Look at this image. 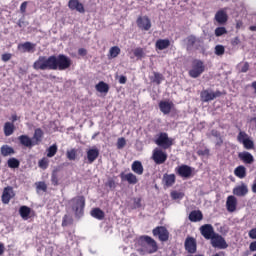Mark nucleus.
I'll return each mask as SVG.
<instances>
[{
    "label": "nucleus",
    "mask_w": 256,
    "mask_h": 256,
    "mask_svg": "<svg viewBox=\"0 0 256 256\" xmlns=\"http://www.w3.org/2000/svg\"><path fill=\"white\" fill-rule=\"evenodd\" d=\"M73 65V61L65 54L39 56L33 63L35 71H67Z\"/></svg>",
    "instance_id": "obj_1"
},
{
    "label": "nucleus",
    "mask_w": 256,
    "mask_h": 256,
    "mask_svg": "<svg viewBox=\"0 0 256 256\" xmlns=\"http://www.w3.org/2000/svg\"><path fill=\"white\" fill-rule=\"evenodd\" d=\"M69 203L75 217H83L85 214V196H76Z\"/></svg>",
    "instance_id": "obj_2"
},
{
    "label": "nucleus",
    "mask_w": 256,
    "mask_h": 256,
    "mask_svg": "<svg viewBox=\"0 0 256 256\" xmlns=\"http://www.w3.org/2000/svg\"><path fill=\"white\" fill-rule=\"evenodd\" d=\"M205 73V63L202 60L195 59L192 61L191 69L188 71L189 77L192 79H197Z\"/></svg>",
    "instance_id": "obj_3"
},
{
    "label": "nucleus",
    "mask_w": 256,
    "mask_h": 256,
    "mask_svg": "<svg viewBox=\"0 0 256 256\" xmlns=\"http://www.w3.org/2000/svg\"><path fill=\"white\" fill-rule=\"evenodd\" d=\"M139 241L141 245L146 247V251L147 253H149V255H152V253H157V251H159L157 241H155V239H153L152 237L147 235L140 236Z\"/></svg>",
    "instance_id": "obj_4"
},
{
    "label": "nucleus",
    "mask_w": 256,
    "mask_h": 256,
    "mask_svg": "<svg viewBox=\"0 0 256 256\" xmlns=\"http://www.w3.org/2000/svg\"><path fill=\"white\" fill-rule=\"evenodd\" d=\"M175 143V139L170 138L169 134L166 132H161L157 139L155 140V144L158 145V147H161L164 150L170 149V147H173Z\"/></svg>",
    "instance_id": "obj_5"
},
{
    "label": "nucleus",
    "mask_w": 256,
    "mask_h": 256,
    "mask_svg": "<svg viewBox=\"0 0 256 256\" xmlns=\"http://www.w3.org/2000/svg\"><path fill=\"white\" fill-rule=\"evenodd\" d=\"M223 92L217 90L213 92L211 90H202L200 93V99L203 103H209V101H213V99H217V97H221Z\"/></svg>",
    "instance_id": "obj_6"
},
{
    "label": "nucleus",
    "mask_w": 256,
    "mask_h": 256,
    "mask_svg": "<svg viewBox=\"0 0 256 256\" xmlns=\"http://www.w3.org/2000/svg\"><path fill=\"white\" fill-rule=\"evenodd\" d=\"M175 173L182 179H189L193 175V168L189 165L182 164L175 168Z\"/></svg>",
    "instance_id": "obj_7"
},
{
    "label": "nucleus",
    "mask_w": 256,
    "mask_h": 256,
    "mask_svg": "<svg viewBox=\"0 0 256 256\" xmlns=\"http://www.w3.org/2000/svg\"><path fill=\"white\" fill-rule=\"evenodd\" d=\"M153 236L158 237L159 241H169V230L165 226H158L152 230Z\"/></svg>",
    "instance_id": "obj_8"
},
{
    "label": "nucleus",
    "mask_w": 256,
    "mask_h": 256,
    "mask_svg": "<svg viewBox=\"0 0 256 256\" xmlns=\"http://www.w3.org/2000/svg\"><path fill=\"white\" fill-rule=\"evenodd\" d=\"M210 241L212 247H214L215 249H227V247H229V244H227L225 238L217 233L211 238Z\"/></svg>",
    "instance_id": "obj_9"
},
{
    "label": "nucleus",
    "mask_w": 256,
    "mask_h": 256,
    "mask_svg": "<svg viewBox=\"0 0 256 256\" xmlns=\"http://www.w3.org/2000/svg\"><path fill=\"white\" fill-rule=\"evenodd\" d=\"M167 154L163 150L156 148L153 150L152 159L156 165H163L167 161Z\"/></svg>",
    "instance_id": "obj_10"
},
{
    "label": "nucleus",
    "mask_w": 256,
    "mask_h": 256,
    "mask_svg": "<svg viewBox=\"0 0 256 256\" xmlns=\"http://www.w3.org/2000/svg\"><path fill=\"white\" fill-rule=\"evenodd\" d=\"M202 237L206 239L207 241L211 240L213 236H215L217 233H215V228H213V225L211 224H204L199 229Z\"/></svg>",
    "instance_id": "obj_11"
},
{
    "label": "nucleus",
    "mask_w": 256,
    "mask_h": 256,
    "mask_svg": "<svg viewBox=\"0 0 256 256\" xmlns=\"http://www.w3.org/2000/svg\"><path fill=\"white\" fill-rule=\"evenodd\" d=\"M136 23L142 31H149V29H151V19H149L148 16L138 17Z\"/></svg>",
    "instance_id": "obj_12"
},
{
    "label": "nucleus",
    "mask_w": 256,
    "mask_h": 256,
    "mask_svg": "<svg viewBox=\"0 0 256 256\" xmlns=\"http://www.w3.org/2000/svg\"><path fill=\"white\" fill-rule=\"evenodd\" d=\"M13 197H15V193L13 192V187L8 186L5 187L2 193V203H4V205H8V203L11 201V199H13Z\"/></svg>",
    "instance_id": "obj_13"
},
{
    "label": "nucleus",
    "mask_w": 256,
    "mask_h": 256,
    "mask_svg": "<svg viewBox=\"0 0 256 256\" xmlns=\"http://www.w3.org/2000/svg\"><path fill=\"white\" fill-rule=\"evenodd\" d=\"M238 159H240V161L246 165H253V163H255V157H253V154L247 151L239 152Z\"/></svg>",
    "instance_id": "obj_14"
},
{
    "label": "nucleus",
    "mask_w": 256,
    "mask_h": 256,
    "mask_svg": "<svg viewBox=\"0 0 256 256\" xmlns=\"http://www.w3.org/2000/svg\"><path fill=\"white\" fill-rule=\"evenodd\" d=\"M185 249L188 253H197V241L193 237H188L184 243Z\"/></svg>",
    "instance_id": "obj_15"
},
{
    "label": "nucleus",
    "mask_w": 256,
    "mask_h": 256,
    "mask_svg": "<svg viewBox=\"0 0 256 256\" xmlns=\"http://www.w3.org/2000/svg\"><path fill=\"white\" fill-rule=\"evenodd\" d=\"M68 7L71 11H77L78 13H85V6L79 0H69Z\"/></svg>",
    "instance_id": "obj_16"
},
{
    "label": "nucleus",
    "mask_w": 256,
    "mask_h": 256,
    "mask_svg": "<svg viewBox=\"0 0 256 256\" xmlns=\"http://www.w3.org/2000/svg\"><path fill=\"white\" fill-rule=\"evenodd\" d=\"M226 209L229 213H235L237 211V198L233 195L227 197Z\"/></svg>",
    "instance_id": "obj_17"
},
{
    "label": "nucleus",
    "mask_w": 256,
    "mask_h": 256,
    "mask_svg": "<svg viewBox=\"0 0 256 256\" xmlns=\"http://www.w3.org/2000/svg\"><path fill=\"white\" fill-rule=\"evenodd\" d=\"M121 181H127L129 185H137L139 183V179H137V176L133 173L125 174V172H122L120 174Z\"/></svg>",
    "instance_id": "obj_18"
},
{
    "label": "nucleus",
    "mask_w": 256,
    "mask_h": 256,
    "mask_svg": "<svg viewBox=\"0 0 256 256\" xmlns=\"http://www.w3.org/2000/svg\"><path fill=\"white\" fill-rule=\"evenodd\" d=\"M159 109H160L161 113H163L164 115H169V113H171V109H173V102L160 101Z\"/></svg>",
    "instance_id": "obj_19"
},
{
    "label": "nucleus",
    "mask_w": 256,
    "mask_h": 256,
    "mask_svg": "<svg viewBox=\"0 0 256 256\" xmlns=\"http://www.w3.org/2000/svg\"><path fill=\"white\" fill-rule=\"evenodd\" d=\"M86 155H87L88 163L89 165H91L95 163V161H97V159L99 158V149L97 148L89 149Z\"/></svg>",
    "instance_id": "obj_20"
},
{
    "label": "nucleus",
    "mask_w": 256,
    "mask_h": 256,
    "mask_svg": "<svg viewBox=\"0 0 256 256\" xmlns=\"http://www.w3.org/2000/svg\"><path fill=\"white\" fill-rule=\"evenodd\" d=\"M227 19H229V17L227 16V12L225 10H219L216 12L215 21H217L219 25H225V23H227Z\"/></svg>",
    "instance_id": "obj_21"
},
{
    "label": "nucleus",
    "mask_w": 256,
    "mask_h": 256,
    "mask_svg": "<svg viewBox=\"0 0 256 256\" xmlns=\"http://www.w3.org/2000/svg\"><path fill=\"white\" fill-rule=\"evenodd\" d=\"M18 140L24 147H28V149H31V147H35L33 139H31L28 135H20L18 137Z\"/></svg>",
    "instance_id": "obj_22"
},
{
    "label": "nucleus",
    "mask_w": 256,
    "mask_h": 256,
    "mask_svg": "<svg viewBox=\"0 0 256 256\" xmlns=\"http://www.w3.org/2000/svg\"><path fill=\"white\" fill-rule=\"evenodd\" d=\"M44 135H45V133L43 132V130L41 128H36L34 130V134L32 137V141H33L34 145H39L41 143V141H43Z\"/></svg>",
    "instance_id": "obj_23"
},
{
    "label": "nucleus",
    "mask_w": 256,
    "mask_h": 256,
    "mask_svg": "<svg viewBox=\"0 0 256 256\" xmlns=\"http://www.w3.org/2000/svg\"><path fill=\"white\" fill-rule=\"evenodd\" d=\"M189 221L192 223H198L199 221H203V212L200 210H193L189 214Z\"/></svg>",
    "instance_id": "obj_24"
},
{
    "label": "nucleus",
    "mask_w": 256,
    "mask_h": 256,
    "mask_svg": "<svg viewBox=\"0 0 256 256\" xmlns=\"http://www.w3.org/2000/svg\"><path fill=\"white\" fill-rule=\"evenodd\" d=\"M233 193L237 197H245V195H247V193H249V189L247 188V185L242 184L240 186L235 187L233 189Z\"/></svg>",
    "instance_id": "obj_25"
},
{
    "label": "nucleus",
    "mask_w": 256,
    "mask_h": 256,
    "mask_svg": "<svg viewBox=\"0 0 256 256\" xmlns=\"http://www.w3.org/2000/svg\"><path fill=\"white\" fill-rule=\"evenodd\" d=\"M18 49H22L23 53H33L35 51V44L31 42H24L18 45Z\"/></svg>",
    "instance_id": "obj_26"
},
{
    "label": "nucleus",
    "mask_w": 256,
    "mask_h": 256,
    "mask_svg": "<svg viewBox=\"0 0 256 256\" xmlns=\"http://www.w3.org/2000/svg\"><path fill=\"white\" fill-rule=\"evenodd\" d=\"M162 181L166 187H173V185H175L176 176L175 174H164Z\"/></svg>",
    "instance_id": "obj_27"
},
{
    "label": "nucleus",
    "mask_w": 256,
    "mask_h": 256,
    "mask_svg": "<svg viewBox=\"0 0 256 256\" xmlns=\"http://www.w3.org/2000/svg\"><path fill=\"white\" fill-rule=\"evenodd\" d=\"M3 131H4L5 137H11V135L15 133V124L13 122H6L4 124Z\"/></svg>",
    "instance_id": "obj_28"
},
{
    "label": "nucleus",
    "mask_w": 256,
    "mask_h": 256,
    "mask_svg": "<svg viewBox=\"0 0 256 256\" xmlns=\"http://www.w3.org/2000/svg\"><path fill=\"white\" fill-rule=\"evenodd\" d=\"M90 215L94 219H98V221H103V219H105V212L101 210V208H93Z\"/></svg>",
    "instance_id": "obj_29"
},
{
    "label": "nucleus",
    "mask_w": 256,
    "mask_h": 256,
    "mask_svg": "<svg viewBox=\"0 0 256 256\" xmlns=\"http://www.w3.org/2000/svg\"><path fill=\"white\" fill-rule=\"evenodd\" d=\"M156 49H159V51H163L165 49H168L171 45V41L169 39H158L156 41Z\"/></svg>",
    "instance_id": "obj_30"
},
{
    "label": "nucleus",
    "mask_w": 256,
    "mask_h": 256,
    "mask_svg": "<svg viewBox=\"0 0 256 256\" xmlns=\"http://www.w3.org/2000/svg\"><path fill=\"white\" fill-rule=\"evenodd\" d=\"M131 169L133 173H136V175H143V171H145V169L143 168V164L141 163V161L138 160L132 163Z\"/></svg>",
    "instance_id": "obj_31"
},
{
    "label": "nucleus",
    "mask_w": 256,
    "mask_h": 256,
    "mask_svg": "<svg viewBox=\"0 0 256 256\" xmlns=\"http://www.w3.org/2000/svg\"><path fill=\"white\" fill-rule=\"evenodd\" d=\"M234 175L239 179H245L247 177V168L245 166L240 165L235 168Z\"/></svg>",
    "instance_id": "obj_32"
},
{
    "label": "nucleus",
    "mask_w": 256,
    "mask_h": 256,
    "mask_svg": "<svg viewBox=\"0 0 256 256\" xmlns=\"http://www.w3.org/2000/svg\"><path fill=\"white\" fill-rule=\"evenodd\" d=\"M0 151L3 157H9V155H15V149H13V147L9 145H3L0 148Z\"/></svg>",
    "instance_id": "obj_33"
},
{
    "label": "nucleus",
    "mask_w": 256,
    "mask_h": 256,
    "mask_svg": "<svg viewBox=\"0 0 256 256\" xmlns=\"http://www.w3.org/2000/svg\"><path fill=\"white\" fill-rule=\"evenodd\" d=\"M19 213L22 219L27 221V219H29V216L31 215V208H29V206H21L19 209Z\"/></svg>",
    "instance_id": "obj_34"
},
{
    "label": "nucleus",
    "mask_w": 256,
    "mask_h": 256,
    "mask_svg": "<svg viewBox=\"0 0 256 256\" xmlns=\"http://www.w3.org/2000/svg\"><path fill=\"white\" fill-rule=\"evenodd\" d=\"M95 87L98 93H109V84L105 83L104 81H100Z\"/></svg>",
    "instance_id": "obj_35"
},
{
    "label": "nucleus",
    "mask_w": 256,
    "mask_h": 256,
    "mask_svg": "<svg viewBox=\"0 0 256 256\" xmlns=\"http://www.w3.org/2000/svg\"><path fill=\"white\" fill-rule=\"evenodd\" d=\"M187 44H186V49L187 51H191L193 47H195V43H197V37L190 35L186 38Z\"/></svg>",
    "instance_id": "obj_36"
},
{
    "label": "nucleus",
    "mask_w": 256,
    "mask_h": 256,
    "mask_svg": "<svg viewBox=\"0 0 256 256\" xmlns=\"http://www.w3.org/2000/svg\"><path fill=\"white\" fill-rule=\"evenodd\" d=\"M154 77H151L152 83H156V85H161V82L164 81L165 77L163 74L159 72H153Z\"/></svg>",
    "instance_id": "obj_37"
},
{
    "label": "nucleus",
    "mask_w": 256,
    "mask_h": 256,
    "mask_svg": "<svg viewBox=\"0 0 256 256\" xmlns=\"http://www.w3.org/2000/svg\"><path fill=\"white\" fill-rule=\"evenodd\" d=\"M7 165L10 169H19L21 162L17 158H9L7 161Z\"/></svg>",
    "instance_id": "obj_38"
},
{
    "label": "nucleus",
    "mask_w": 256,
    "mask_h": 256,
    "mask_svg": "<svg viewBox=\"0 0 256 256\" xmlns=\"http://www.w3.org/2000/svg\"><path fill=\"white\" fill-rule=\"evenodd\" d=\"M51 183L54 187H58L59 185V170L55 169L51 174Z\"/></svg>",
    "instance_id": "obj_39"
},
{
    "label": "nucleus",
    "mask_w": 256,
    "mask_h": 256,
    "mask_svg": "<svg viewBox=\"0 0 256 256\" xmlns=\"http://www.w3.org/2000/svg\"><path fill=\"white\" fill-rule=\"evenodd\" d=\"M244 149H247V151H251L255 149V142L251 140V138H248L247 140H244L242 143Z\"/></svg>",
    "instance_id": "obj_40"
},
{
    "label": "nucleus",
    "mask_w": 256,
    "mask_h": 256,
    "mask_svg": "<svg viewBox=\"0 0 256 256\" xmlns=\"http://www.w3.org/2000/svg\"><path fill=\"white\" fill-rule=\"evenodd\" d=\"M57 144H53L51 145L48 149H47V157L51 158V157H55V155H57Z\"/></svg>",
    "instance_id": "obj_41"
},
{
    "label": "nucleus",
    "mask_w": 256,
    "mask_h": 256,
    "mask_svg": "<svg viewBox=\"0 0 256 256\" xmlns=\"http://www.w3.org/2000/svg\"><path fill=\"white\" fill-rule=\"evenodd\" d=\"M38 167L43 170L47 169L49 167V158L43 157L42 159H40L38 161Z\"/></svg>",
    "instance_id": "obj_42"
},
{
    "label": "nucleus",
    "mask_w": 256,
    "mask_h": 256,
    "mask_svg": "<svg viewBox=\"0 0 256 256\" xmlns=\"http://www.w3.org/2000/svg\"><path fill=\"white\" fill-rule=\"evenodd\" d=\"M249 139V134L246 133L245 131H240L237 135V141L238 143H242L243 141H247Z\"/></svg>",
    "instance_id": "obj_43"
},
{
    "label": "nucleus",
    "mask_w": 256,
    "mask_h": 256,
    "mask_svg": "<svg viewBox=\"0 0 256 256\" xmlns=\"http://www.w3.org/2000/svg\"><path fill=\"white\" fill-rule=\"evenodd\" d=\"M120 53H121V48H119L118 46L111 47L109 50L110 57H112L113 59L119 56Z\"/></svg>",
    "instance_id": "obj_44"
},
{
    "label": "nucleus",
    "mask_w": 256,
    "mask_h": 256,
    "mask_svg": "<svg viewBox=\"0 0 256 256\" xmlns=\"http://www.w3.org/2000/svg\"><path fill=\"white\" fill-rule=\"evenodd\" d=\"M66 157L69 159V161H75V159H77V150L75 148L68 150Z\"/></svg>",
    "instance_id": "obj_45"
},
{
    "label": "nucleus",
    "mask_w": 256,
    "mask_h": 256,
    "mask_svg": "<svg viewBox=\"0 0 256 256\" xmlns=\"http://www.w3.org/2000/svg\"><path fill=\"white\" fill-rule=\"evenodd\" d=\"M133 53L134 56L137 57V59H143V57H145V50H143V48L141 47L134 49Z\"/></svg>",
    "instance_id": "obj_46"
},
{
    "label": "nucleus",
    "mask_w": 256,
    "mask_h": 256,
    "mask_svg": "<svg viewBox=\"0 0 256 256\" xmlns=\"http://www.w3.org/2000/svg\"><path fill=\"white\" fill-rule=\"evenodd\" d=\"M215 55L221 57V55H225V46L223 45H216L215 46Z\"/></svg>",
    "instance_id": "obj_47"
},
{
    "label": "nucleus",
    "mask_w": 256,
    "mask_h": 256,
    "mask_svg": "<svg viewBox=\"0 0 256 256\" xmlns=\"http://www.w3.org/2000/svg\"><path fill=\"white\" fill-rule=\"evenodd\" d=\"M227 34V29L225 27H217L215 29V36L221 37L222 35Z\"/></svg>",
    "instance_id": "obj_48"
},
{
    "label": "nucleus",
    "mask_w": 256,
    "mask_h": 256,
    "mask_svg": "<svg viewBox=\"0 0 256 256\" xmlns=\"http://www.w3.org/2000/svg\"><path fill=\"white\" fill-rule=\"evenodd\" d=\"M36 189H38V191H43L44 193H46L47 184L43 181H40V182L36 183Z\"/></svg>",
    "instance_id": "obj_49"
},
{
    "label": "nucleus",
    "mask_w": 256,
    "mask_h": 256,
    "mask_svg": "<svg viewBox=\"0 0 256 256\" xmlns=\"http://www.w3.org/2000/svg\"><path fill=\"white\" fill-rule=\"evenodd\" d=\"M171 197L174 200L183 199V197H185V194L183 192L173 191L171 192Z\"/></svg>",
    "instance_id": "obj_50"
},
{
    "label": "nucleus",
    "mask_w": 256,
    "mask_h": 256,
    "mask_svg": "<svg viewBox=\"0 0 256 256\" xmlns=\"http://www.w3.org/2000/svg\"><path fill=\"white\" fill-rule=\"evenodd\" d=\"M125 145H127V141L125 140V138L124 137L119 138L117 141V149H123Z\"/></svg>",
    "instance_id": "obj_51"
},
{
    "label": "nucleus",
    "mask_w": 256,
    "mask_h": 256,
    "mask_svg": "<svg viewBox=\"0 0 256 256\" xmlns=\"http://www.w3.org/2000/svg\"><path fill=\"white\" fill-rule=\"evenodd\" d=\"M13 57V54L11 53H4L1 56V59L4 63H7V61H11V58Z\"/></svg>",
    "instance_id": "obj_52"
},
{
    "label": "nucleus",
    "mask_w": 256,
    "mask_h": 256,
    "mask_svg": "<svg viewBox=\"0 0 256 256\" xmlns=\"http://www.w3.org/2000/svg\"><path fill=\"white\" fill-rule=\"evenodd\" d=\"M71 221L72 220L69 218L68 215H64L62 219V227H67L68 225H70Z\"/></svg>",
    "instance_id": "obj_53"
},
{
    "label": "nucleus",
    "mask_w": 256,
    "mask_h": 256,
    "mask_svg": "<svg viewBox=\"0 0 256 256\" xmlns=\"http://www.w3.org/2000/svg\"><path fill=\"white\" fill-rule=\"evenodd\" d=\"M141 207V198H134V209H140Z\"/></svg>",
    "instance_id": "obj_54"
},
{
    "label": "nucleus",
    "mask_w": 256,
    "mask_h": 256,
    "mask_svg": "<svg viewBox=\"0 0 256 256\" xmlns=\"http://www.w3.org/2000/svg\"><path fill=\"white\" fill-rule=\"evenodd\" d=\"M210 151H209V148H206L204 150H198L197 151V155L199 156H205V155H209Z\"/></svg>",
    "instance_id": "obj_55"
},
{
    "label": "nucleus",
    "mask_w": 256,
    "mask_h": 256,
    "mask_svg": "<svg viewBox=\"0 0 256 256\" xmlns=\"http://www.w3.org/2000/svg\"><path fill=\"white\" fill-rule=\"evenodd\" d=\"M247 71H249V62H245L240 70L241 73H247Z\"/></svg>",
    "instance_id": "obj_56"
},
{
    "label": "nucleus",
    "mask_w": 256,
    "mask_h": 256,
    "mask_svg": "<svg viewBox=\"0 0 256 256\" xmlns=\"http://www.w3.org/2000/svg\"><path fill=\"white\" fill-rule=\"evenodd\" d=\"M250 239H256V228H253L248 233Z\"/></svg>",
    "instance_id": "obj_57"
},
{
    "label": "nucleus",
    "mask_w": 256,
    "mask_h": 256,
    "mask_svg": "<svg viewBox=\"0 0 256 256\" xmlns=\"http://www.w3.org/2000/svg\"><path fill=\"white\" fill-rule=\"evenodd\" d=\"M78 55H80L81 57H85V55H87V49L85 48H80L78 50Z\"/></svg>",
    "instance_id": "obj_58"
},
{
    "label": "nucleus",
    "mask_w": 256,
    "mask_h": 256,
    "mask_svg": "<svg viewBox=\"0 0 256 256\" xmlns=\"http://www.w3.org/2000/svg\"><path fill=\"white\" fill-rule=\"evenodd\" d=\"M119 83H120V85H125V83H127V77L126 76H120Z\"/></svg>",
    "instance_id": "obj_59"
},
{
    "label": "nucleus",
    "mask_w": 256,
    "mask_h": 256,
    "mask_svg": "<svg viewBox=\"0 0 256 256\" xmlns=\"http://www.w3.org/2000/svg\"><path fill=\"white\" fill-rule=\"evenodd\" d=\"M107 186H108L110 189H113V187H115V180H108Z\"/></svg>",
    "instance_id": "obj_60"
},
{
    "label": "nucleus",
    "mask_w": 256,
    "mask_h": 256,
    "mask_svg": "<svg viewBox=\"0 0 256 256\" xmlns=\"http://www.w3.org/2000/svg\"><path fill=\"white\" fill-rule=\"evenodd\" d=\"M20 10L22 11V13H25V11L27 10V2H23L21 4Z\"/></svg>",
    "instance_id": "obj_61"
},
{
    "label": "nucleus",
    "mask_w": 256,
    "mask_h": 256,
    "mask_svg": "<svg viewBox=\"0 0 256 256\" xmlns=\"http://www.w3.org/2000/svg\"><path fill=\"white\" fill-rule=\"evenodd\" d=\"M249 249L250 251H256V241L250 243Z\"/></svg>",
    "instance_id": "obj_62"
},
{
    "label": "nucleus",
    "mask_w": 256,
    "mask_h": 256,
    "mask_svg": "<svg viewBox=\"0 0 256 256\" xmlns=\"http://www.w3.org/2000/svg\"><path fill=\"white\" fill-rule=\"evenodd\" d=\"M3 253H5V244L0 243V256L3 255Z\"/></svg>",
    "instance_id": "obj_63"
},
{
    "label": "nucleus",
    "mask_w": 256,
    "mask_h": 256,
    "mask_svg": "<svg viewBox=\"0 0 256 256\" xmlns=\"http://www.w3.org/2000/svg\"><path fill=\"white\" fill-rule=\"evenodd\" d=\"M251 87H252V89H254V93L256 95V81L251 83Z\"/></svg>",
    "instance_id": "obj_64"
}]
</instances>
